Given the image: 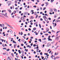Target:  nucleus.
Wrapping results in <instances>:
<instances>
[{
    "label": "nucleus",
    "mask_w": 60,
    "mask_h": 60,
    "mask_svg": "<svg viewBox=\"0 0 60 60\" xmlns=\"http://www.w3.org/2000/svg\"><path fill=\"white\" fill-rule=\"evenodd\" d=\"M25 19V18H24V17H22L21 18V20H23V19Z\"/></svg>",
    "instance_id": "nucleus-8"
},
{
    "label": "nucleus",
    "mask_w": 60,
    "mask_h": 60,
    "mask_svg": "<svg viewBox=\"0 0 60 60\" xmlns=\"http://www.w3.org/2000/svg\"><path fill=\"white\" fill-rule=\"evenodd\" d=\"M33 22V20H31V21H30V22L31 23V22Z\"/></svg>",
    "instance_id": "nucleus-51"
},
{
    "label": "nucleus",
    "mask_w": 60,
    "mask_h": 60,
    "mask_svg": "<svg viewBox=\"0 0 60 60\" xmlns=\"http://www.w3.org/2000/svg\"><path fill=\"white\" fill-rule=\"evenodd\" d=\"M34 7V8H36V6L35 5L34 6H33Z\"/></svg>",
    "instance_id": "nucleus-52"
},
{
    "label": "nucleus",
    "mask_w": 60,
    "mask_h": 60,
    "mask_svg": "<svg viewBox=\"0 0 60 60\" xmlns=\"http://www.w3.org/2000/svg\"><path fill=\"white\" fill-rule=\"evenodd\" d=\"M52 51H51V50L49 52V54H50V53H51V52Z\"/></svg>",
    "instance_id": "nucleus-42"
},
{
    "label": "nucleus",
    "mask_w": 60,
    "mask_h": 60,
    "mask_svg": "<svg viewBox=\"0 0 60 60\" xmlns=\"http://www.w3.org/2000/svg\"><path fill=\"white\" fill-rule=\"evenodd\" d=\"M25 50H26V52H27V51H28V49H25Z\"/></svg>",
    "instance_id": "nucleus-31"
},
{
    "label": "nucleus",
    "mask_w": 60,
    "mask_h": 60,
    "mask_svg": "<svg viewBox=\"0 0 60 60\" xmlns=\"http://www.w3.org/2000/svg\"><path fill=\"white\" fill-rule=\"evenodd\" d=\"M10 50V49H8L6 50L7 51H9Z\"/></svg>",
    "instance_id": "nucleus-22"
},
{
    "label": "nucleus",
    "mask_w": 60,
    "mask_h": 60,
    "mask_svg": "<svg viewBox=\"0 0 60 60\" xmlns=\"http://www.w3.org/2000/svg\"><path fill=\"white\" fill-rule=\"evenodd\" d=\"M9 27H11V28L12 29H13V27H12L10 25V26H9Z\"/></svg>",
    "instance_id": "nucleus-19"
},
{
    "label": "nucleus",
    "mask_w": 60,
    "mask_h": 60,
    "mask_svg": "<svg viewBox=\"0 0 60 60\" xmlns=\"http://www.w3.org/2000/svg\"><path fill=\"white\" fill-rule=\"evenodd\" d=\"M6 25H7V26H9V27L10 26L9 25V24H8V23H7L6 24Z\"/></svg>",
    "instance_id": "nucleus-23"
},
{
    "label": "nucleus",
    "mask_w": 60,
    "mask_h": 60,
    "mask_svg": "<svg viewBox=\"0 0 60 60\" xmlns=\"http://www.w3.org/2000/svg\"><path fill=\"white\" fill-rule=\"evenodd\" d=\"M33 30H36V28H34Z\"/></svg>",
    "instance_id": "nucleus-43"
},
{
    "label": "nucleus",
    "mask_w": 60,
    "mask_h": 60,
    "mask_svg": "<svg viewBox=\"0 0 60 60\" xmlns=\"http://www.w3.org/2000/svg\"><path fill=\"white\" fill-rule=\"evenodd\" d=\"M51 45V44L50 43H48V46L49 47V46H50Z\"/></svg>",
    "instance_id": "nucleus-3"
},
{
    "label": "nucleus",
    "mask_w": 60,
    "mask_h": 60,
    "mask_svg": "<svg viewBox=\"0 0 60 60\" xmlns=\"http://www.w3.org/2000/svg\"><path fill=\"white\" fill-rule=\"evenodd\" d=\"M4 16H5V17H6L8 18V16H7V15H4Z\"/></svg>",
    "instance_id": "nucleus-40"
},
{
    "label": "nucleus",
    "mask_w": 60,
    "mask_h": 60,
    "mask_svg": "<svg viewBox=\"0 0 60 60\" xmlns=\"http://www.w3.org/2000/svg\"><path fill=\"white\" fill-rule=\"evenodd\" d=\"M36 14H37V13H36V12H34V15H36Z\"/></svg>",
    "instance_id": "nucleus-46"
},
{
    "label": "nucleus",
    "mask_w": 60,
    "mask_h": 60,
    "mask_svg": "<svg viewBox=\"0 0 60 60\" xmlns=\"http://www.w3.org/2000/svg\"><path fill=\"white\" fill-rule=\"evenodd\" d=\"M2 46L3 47H5V46H4V44H3L2 45Z\"/></svg>",
    "instance_id": "nucleus-37"
},
{
    "label": "nucleus",
    "mask_w": 60,
    "mask_h": 60,
    "mask_svg": "<svg viewBox=\"0 0 60 60\" xmlns=\"http://www.w3.org/2000/svg\"><path fill=\"white\" fill-rule=\"evenodd\" d=\"M33 47H35L36 46V45L34 44L33 45Z\"/></svg>",
    "instance_id": "nucleus-36"
},
{
    "label": "nucleus",
    "mask_w": 60,
    "mask_h": 60,
    "mask_svg": "<svg viewBox=\"0 0 60 60\" xmlns=\"http://www.w3.org/2000/svg\"><path fill=\"white\" fill-rule=\"evenodd\" d=\"M27 13H28V12H26L24 14H25V15H26V14H27Z\"/></svg>",
    "instance_id": "nucleus-15"
},
{
    "label": "nucleus",
    "mask_w": 60,
    "mask_h": 60,
    "mask_svg": "<svg viewBox=\"0 0 60 60\" xmlns=\"http://www.w3.org/2000/svg\"><path fill=\"white\" fill-rule=\"evenodd\" d=\"M22 20H23V22H25V20L24 19H23Z\"/></svg>",
    "instance_id": "nucleus-49"
},
{
    "label": "nucleus",
    "mask_w": 60,
    "mask_h": 60,
    "mask_svg": "<svg viewBox=\"0 0 60 60\" xmlns=\"http://www.w3.org/2000/svg\"><path fill=\"white\" fill-rule=\"evenodd\" d=\"M54 0H51V3L53 2V1H54Z\"/></svg>",
    "instance_id": "nucleus-35"
},
{
    "label": "nucleus",
    "mask_w": 60,
    "mask_h": 60,
    "mask_svg": "<svg viewBox=\"0 0 60 60\" xmlns=\"http://www.w3.org/2000/svg\"><path fill=\"white\" fill-rule=\"evenodd\" d=\"M45 16H49V15H47V14H45Z\"/></svg>",
    "instance_id": "nucleus-27"
},
{
    "label": "nucleus",
    "mask_w": 60,
    "mask_h": 60,
    "mask_svg": "<svg viewBox=\"0 0 60 60\" xmlns=\"http://www.w3.org/2000/svg\"><path fill=\"white\" fill-rule=\"evenodd\" d=\"M46 38H44V39H43V40H46Z\"/></svg>",
    "instance_id": "nucleus-57"
},
{
    "label": "nucleus",
    "mask_w": 60,
    "mask_h": 60,
    "mask_svg": "<svg viewBox=\"0 0 60 60\" xmlns=\"http://www.w3.org/2000/svg\"><path fill=\"white\" fill-rule=\"evenodd\" d=\"M37 1L38 3H39V2H40V1L38 0H37Z\"/></svg>",
    "instance_id": "nucleus-45"
},
{
    "label": "nucleus",
    "mask_w": 60,
    "mask_h": 60,
    "mask_svg": "<svg viewBox=\"0 0 60 60\" xmlns=\"http://www.w3.org/2000/svg\"><path fill=\"white\" fill-rule=\"evenodd\" d=\"M45 35L47 36V35H48V34H45Z\"/></svg>",
    "instance_id": "nucleus-56"
},
{
    "label": "nucleus",
    "mask_w": 60,
    "mask_h": 60,
    "mask_svg": "<svg viewBox=\"0 0 60 60\" xmlns=\"http://www.w3.org/2000/svg\"><path fill=\"white\" fill-rule=\"evenodd\" d=\"M48 33H49V34H51V32L50 31H49L48 32Z\"/></svg>",
    "instance_id": "nucleus-50"
},
{
    "label": "nucleus",
    "mask_w": 60,
    "mask_h": 60,
    "mask_svg": "<svg viewBox=\"0 0 60 60\" xmlns=\"http://www.w3.org/2000/svg\"><path fill=\"white\" fill-rule=\"evenodd\" d=\"M44 4H42L41 5V6H43L44 5Z\"/></svg>",
    "instance_id": "nucleus-60"
},
{
    "label": "nucleus",
    "mask_w": 60,
    "mask_h": 60,
    "mask_svg": "<svg viewBox=\"0 0 60 60\" xmlns=\"http://www.w3.org/2000/svg\"><path fill=\"white\" fill-rule=\"evenodd\" d=\"M56 58H59V57H56Z\"/></svg>",
    "instance_id": "nucleus-61"
},
{
    "label": "nucleus",
    "mask_w": 60,
    "mask_h": 60,
    "mask_svg": "<svg viewBox=\"0 0 60 60\" xmlns=\"http://www.w3.org/2000/svg\"><path fill=\"white\" fill-rule=\"evenodd\" d=\"M49 31V28H47L46 30V33H47V32H48Z\"/></svg>",
    "instance_id": "nucleus-5"
},
{
    "label": "nucleus",
    "mask_w": 60,
    "mask_h": 60,
    "mask_svg": "<svg viewBox=\"0 0 60 60\" xmlns=\"http://www.w3.org/2000/svg\"><path fill=\"white\" fill-rule=\"evenodd\" d=\"M37 17H38V15H37L36 16V18H37Z\"/></svg>",
    "instance_id": "nucleus-55"
},
{
    "label": "nucleus",
    "mask_w": 60,
    "mask_h": 60,
    "mask_svg": "<svg viewBox=\"0 0 60 60\" xmlns=\"http://www.w3.org/2000/svg\"><path fill=\"white\" fill-rule=\"evenodd\" d=\"M8 11H9V13H11V10H8Z\"/></svg>",
    "instance_id": "nucleus-11"
},
{
    "label": "nucleus",
    "mask_w": 60,
    "mask_h": 60,
    "mask_svg": "<svg viewBox=\"0 0 60 60\" xmlns=\"http://www.w3.org/2000/svg\"><path fill=\"white\" fill-rule=\"evenodd\" d=\"M48 41H52V39H50V38H49L48 39Z\"/></svg>",
    "instance_id": "nucleus-17"
},
{
    "label": "nucleus",
    "mask_w": 60,
    "mask_h": 60,
    "mask_svg": "<svg viewBox=\"0 0 60 60\" xmlns=\"http://www.w3.org/2000/svg\"><path fill=\"white\" fill-rule=\"evenodd\" d=\"M4 25H2L1 24H0V26H1V27H4Z\"/></svg>",
    "instance_id": "nucleus-10"
},
{
    "label": "nucleus",
    "mask_w": 60,
    "mask_h": 60,
    "mask_svg": "<svg viewBox=\"0 0 60 60\" xmlns=\"http://www.w3.org/2000/svg\"><path fill=\"white\" fill-rule=\"evenodd\" d=\"M18 52H19V54H21V51L20 50H18Z\"/></svg>",
    "instance_id": "nucleus-16"
},
{
    "label": "nucleus",
    "mask_w": 60,
    "mask_h": 60,
    "mask_svg": "<svg viewBox=\"0 0 60 60\" xmlns=\"http://www.w3.org/2000/svg\"><path fill=\"white\" fill-rule=\"evenodd\" d=\"M8 58L7 59V60H11V58L9 57H8Z\"/></svg>",
    "instance_id": "nucleus-4"
},
{
    "label": "nucleus",
    "mask_w": 60,
    "mask_h": 60,
    "mask_svg": "<svg viewBox=\"0 0 60 60\" xmlns=\"http://www.w3.org/2000/svg\"><path fill=\"white\" fill-rule=\"evenodd\" d=\"M55 42V41H53L51 43L52 44H53Z\"/></svg>",
    "instance_id": "nucleus-34"
},
{
    "label": "nucleus",
    "mask_w": 60,
    "mask_h": 60,
    "mask_svg": "<svg viewBox=\"0 0 60 60\" xmlns=\"http://www.w3.org/2000/svg\"><path fill=\"white\" fill-rule=\"evenodd\" d=\"M43 43H45V44H46V43H47L46 42V41H43Z\"/></svg>",
    "instance_id": "nucleus-20"
},
{
    "label": "nucleus",
    "mask_w": 60,
    "mask_h": 60,
    "mask_svg": "<svg viewBox=\"0 0 60 60\" xmlns=\"http://www.w3.org/2000/svg\"><path fill=\"white\" fill-rule=\"evenodd\" d=\"M31 29H30V28H29V31H31Z\"/></svg>",
    "instance_id": "nucleus-63"
},
{
    "label": "nucleus",
    "mask_w": 60,
    "mask_h": 60,
    "mask_svg": "<svg viewBox=\"0 0 60 60\" xmlns=\"http://www.w3.org/2000/svg\"><path fill=\"white\" fill-rule=\"evenodd\" d=\"M3 49H6V48H3Z\"/></svg>",
    "instance_id": "nucleus-53"
},
{
    "label": "nucleus",
    "mask_w": 60,
    "mask_h": 60,
    "mask_svg": "<svg viewBox=\"0 0 60 60\" xmlns=\"http://www.w3.org/2000/svg\"><path fill=\"white\" fill-rule=\"evenodd\" d=\"M25 24L26 25H27V22H25Z\"/></svg>",
    "instance_id": "nucleus-62"
},
{
    "label": "nucleus",
    "mask_w": 60,
    "mask_h": 60,
    "mask_svg": "<svg viewBox=\"0 0 60 60\" xmlns=\"http://www.w3.org/2000/svg\"><path fill=\"white\" fill-rule=\"evenodd\" d=\"M13 40V38H11V41H12Z\"/></svg>",
    "instance_id": "nucleus-24"
},
{
    "label": "nucleus",
    "mask_w": 60,
    "mask_h": 60,
    "mask_svg": "<svg viewBox=\"0 0 60 60\" xmlns=\"http://www.w3.org/2000/svg\"><path fill=\"white\" fill-rule=\"evenodd\" d=\"M50 12H53V10H52V9L51 8L50 9Z\"/></svg>",
    "instance_id": "nucleus-7"
},
{
    "label": "nucleus",
    "mask_w": 60,
    "mask_h": 60,
    "mask_svg": "<svg viewBox=\"0 0 60 60\" xmlns=\"http://www.w3.org/2000/svg\"><path fill=\"white\" fill-rule=\"evenodd\" d=\"M34 17L33 16H31V17H30V19H34Z\"/></svg>",
    "instance_id": "nucleus-12"
},
{
    "label": "nucleus",
    "mask_w": 60,
    "mask_h": 60,
    "mask_svg": "<svg viewBox=\"0 0 60 60\" xmlns=\"http://www.w3.org/2000/svg\"><path fill=\"white\" fill-rule=\"evenodd\" d=\"M22 34H23V32H22L21 33V35H22Z\"/></svg>",
    "instance_id": "nucleus-33"
},
{
    "label": "nucleus",
    "mask_w": 60,
    "mask_h": 60,
    "mask_svg": "<svg viewBox=\"0 0 60 60\" xmlns=\"http://www.w3.org/2000/svg\"><path fill=\"white\" fill-rule=\"evenodd\" d=\"M22 37H23V38H24V39H26V37H25L24 36H22Z\"/></svg>",
    "instance_id": "nucleus-48"
},
{
    "label": "nucleus",
    "mask_w": 60,
    "mask_h": 60,
    "mask_svg": "<svg viewBox=\"0 0 60 60\" xmlns=\"http://www.w3.org/2000/svg\"><path fill=\"white\" fill-rule=\"evenodd\" d=\"M46 9V7L44 8L43 9V10H45Z\"/></svg>",
    "instance_id": "nucleus-30"
},
{
    "label": "nucleus",
    "mask_w": 60,
    "mask_h": 60,
    "mask_svg": "<svg viewBox=\"0 0 60 60\" xmlns=\"http://www.w3.org/2000/svg\"><path fill=\"white\" fill-rule=\"evenodd\" d=\"M58 20H56L55 21V22L56 23H57V22H58Z\"/></svg>",
    "instance_id": "nucleus-58"
},
{
    "label": "nucleus",
    "mask_w": 60,
    "mask_h": 60,
    "mask_svg": "<svg viewBox=\"0 0 60 60\" xmlns=\"http://www.w3.org/2000/svg\"><path fill=\"white\" fill-rule=\"evenodd\" d=\"M15 4L17 3V0H15Z\"/></svg>",
    "instance_id": "nucleus-32"
},
{
    "label": "nucleus",
    "mask_w": 60,
    "mask_h": 60,
    "mask_svg": "<svg viewBox=\"0 0 60 60\" xmlns=\"http://www.w3.org/2000/svg\"><path fill=\"white\" fill-rule=\"evenodd\" d=\"M39 26L40 27V28H41V24H39Z\"/></svg>",
    "instance_id": "nucleus-29"
},
{
    "label": "nucleus",
    "mask_w": 60,
    "mask_h": 60,
    "mask_svg": "<svg viewBox=\"0 0 60 60\" xmlns=\"http://www.w3.org/2000/svg\"><path fill=\"white\" fill-rule=\"evenodd\" d=\"M13 43H15V44H16V43H16V41H14V40H13Z\"/></svg>",
    "instance_id": "nucleus-13"
},
{
    "label": "nucleus",
    "mask_w": 60,
    "mask_h": 60,
    "mask_svg": "<svg viewBox=\"0 0 60 60\" xmlns=\"http://www.w3.org/2000/svg\"><path fill=\"white\" fill-rule=\"evenodd\" d=\"M16 12V11H14V14H15V13Z\"/></svg>",
    "instance_id": "nucleus-39"
},
{
    "label": "nucleus",
    "mask_w": 60,
    "mask_h": 60,
    "mask_svg": "<svg viewBox=\"0 0 60 60\" xmlns=\"http://www.w3.org/2000/svg\"><path fill=\"white\" fill-rule=\"evenodd\" d=\"M40 20L41 21H42V20H43V19H42V18H41Z\"/></svg>",
    "instance_id": "nucleus-47"
},
{
    "label": "nucleus",
    "mask_w": 60,
    "mask_h": 60,
    "mask_svg": "<svg viewBox=\"0 0 60 60\" xmlns=\"http://www.w3.org/2000/svg\"><path fill=\"white\" fill-rule=\"evenodd\" d=\"M10 32V33H11V34L12 33V31L11 30V31Z\"/></svg>",
    "instance_id": "nucleus-21"
},
{
    "label": "nucleus",
    "mask_w": 60,
    "mask_h": 60,
    "mask_svg": "<svg viewBox=\"0 0 60 60\" xmlns=\"http://www.w3.org/2000/svg\"><path fill=\"white\" fill-rule=\"evenodd\" d=\"M41 57H42V59H43V58H44V57H42V56H41Z\"/></svg>",
    "instance_id": "nucleus-59"
},
{
    "label": "nucleus",
    "mask_w": 60,
    "mask_h": 60,
    "mask_svg": "<svg viewBox=\"0 0 60 60\" xmlns=\"http://www.w3.org/2000/svg\"><path fill=\"white\" fill-rule=\"evenodd\" d=\"M40 55H42V52H41L40 53Z\"/></svg>",
    "instance_id": "nucleus-38"
},
{
    "label": "nucleus",
    "mask_w": 60,
    "mask_h": 60,
    "mask_svg": "<svg viewBox=\"0 0 60 60\" xmlns=\"http://www.w3.org/2000/svg\"><path fill=\"white\" fill-rule=\"evenodd\" d=\"M58 54V52L57 53L56 52H55L54 54L55 55H57Z\"/></svg>",
    "instance_id": "nucleus-9"
},
{
    "label": "nucleus",
    "mask_w": 60,
    "mask_h": 60,
    "mask_svg": "<svg viewBox=\"0 0 60 60\" xmlns=\"http://www.w3.org/2000/svg\"><path fill=\"white\" fill-rule=\"evenodd\" d=\"M52 33H54V32H55V31H54V30H52Z\"/></svg>",
    "instance_id": "nucleus-41"
},
{
    "label": "nucleus",
    "mask_w": 60,
    "mask_h": 60,
    "mask_svg": "<svg viewBox=\"0 0 60 60\" xmlns=\"http://www.w3.org/2000/svg\"><path fill=\"white\" fill-rule=\"evenodd\" d=\"M16 45H16V44L14 45V48H15L16 47Z\"/></svg>",
    "instance_id": "nucleus-26"
},
{
    "label": "nucleus",
    "mask_w": 60,
    "mask_h": 60,
    "mask_svg": "<svg viewBox=\"0 0 60 60\" xmlns=\"http://www.w3.org/2000/svg\"><path fill=\"white\" fill-rule=\"evenodd\" d=\"M50 36H49L48 37V39H50Z\"/></svg>",
    "instance_id": "nucleus-18"
},
{
    "label": "nucleus",
    "mask_w": 60,
    "mask_h": 60,
    "mask_svg": "<svg viewBox=\"0 0 60 60\" xmlns=\"http://www.w3.org/2000/svg\"><path fill=\"white\" fill-rule=\"evenodd\" d=\"M39 41H40V42H41V39H39Z\"/></svg>",
    "instance_id": "nucleus-54"
},
{
    "label": "nucleus",
    "mask_w": 60,
    "mask_h": 60,
    "mask_svg": "<svg viewBox=\"0 0 60 60\" xmlns=\"http://www.w3.org/2000/svg\"><path fill=\"white\" fill-rule=\"evenodd\" d=\"M59 40V38H58V37H57L55 38V40H57L58 41Z\"/></svg>",
    "instance_id": "nucleus-6"
},
{
    "label": "nucleus",
    "mask_w": 60,
    "mask_h": 60,
    "mask_svg": "<svg viewBox=\"0 0 60 60\" xmlns=\"http://www.w3.org/2000/svg\"><path fill=\"white\" fill-rule=\"evenodd\" d=\"M11 55L12 56H13V57L14 56V55H13V53H11Z\"/></svg>",
    "instance_id": "nucleus-25"
},
{
    "label": "nucleus",
    "mask_w": 60,
    "mask_h": 60,
    "mask_svg": "<svg viewBox=\"0 0 60 60\" xmlns=\"http://www.w3.org/2000/svg\"><path fill=\"white\" fill-rule=\"evenodd\" d=\"M19 13H21V11H20L19 12Z\"/></svg>",
    "instance_id": "nucleus-64"
},
{
    "label": "nucleus",
    "mask_w": 60,
    "mask_h": 60,
    "mask_svg": "<svg viewBox=\"0 0 60 60\" xmlns=\"http://www.w3.org/2000/svg\"><path fill=\"white\" fill-rule=\"evenodd\" d=\"M54 11L55 12H56V11H57V10H56V9H54Z\"/></svg>",
    "instance_id": "nucleus-28"
},
{
    "label": "nucleus",
    "mask_w": 60,
    "mask_h": 60,
    "mask_svg": "<svg viewBox=\"0 0 60 60\" xmlns=\"http://www.w3.org/2000/svg\"><path fill=\"white\" fill-rule=\"evenodd\" d=\"M43 18L44 19H45V20L46 21H47V20H46V19H48V18L46 17V16H44L43 17Z\"/></svg>",
    "instance_id": "nucleus-1"
},
{
    "label": "nucleus",
    "mask_w": 60,
    "mask_h": 60,
    "mask_svg": "<svg viewBox=\"0 0 60 60\" xmlns=\"http://www.w3.org/2000/svg\"><path fill=\"white\" fill-rule=\"evenodd\" d=\"M21 53H22V56H24V54H25V52H23V51H22L21 52Z\"/></svg>",
    "instance_id": "nucleus-2"
},
{
    "label": "nucleus",
    "mask_w": 60,
    "mask_h": 60,
    "mask_svg": "<svg viewBox=\"0 0 60 60\" xmlns=\"http://www.w3.org/2000/svg\"><path fill=\"white\" fill-rule=\"evenodd\" d=\"M10 3H11V1H8L7 2V4H10Z\"/></svg>",
    "instance_id": "nucleus-14"
},
{
    "label": "nucleus",
    "mask_w": 60,
    "mask_h": 60,
    "mask_svg": "<svg viewBox=\"0 0 60 60\" xmlns=\"http://www.w3.org/2000/svg\"><path fill=\"white\" fill-rule=\"evenodd\" d=\"M48 19H49V20H51V18H49Z\"/></svg>",
    "instance_id": "nucleus-44"
}]
</instances>
